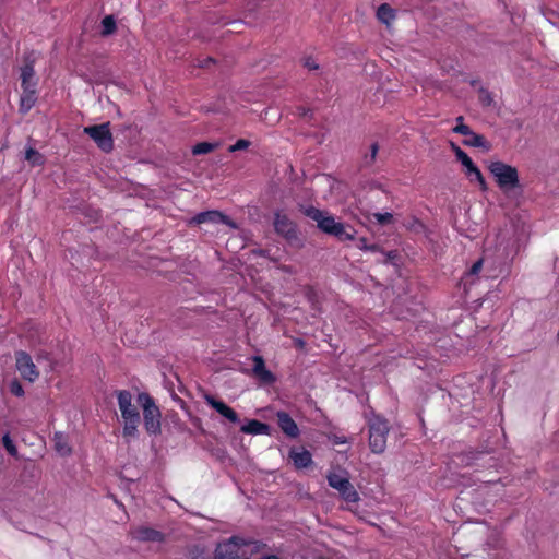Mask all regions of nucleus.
<instances>
[{
  "label": "nucleus",
  "mask_w": 559,
  "mask_h": 559,
  "mask_svg": "<svg viewBox=\"0 0 559 559\" xmlns=\"http://www.w3.org/2000/svg\"><path fill=\"white\" fill-rule=\"evenodd\" d=\"M11 392L17 396L23 395L24 391L22 385L19 382H13L11 385Z\"/></svg>",
  "instance_id": "nucleus-35"
},
{
  "label": "nucleus",
  "mask_w": 559,
  "mask_h": 559,
  "mask_svg": "<svg viewBox=\"0 0 559 559\" xmlns=\"http://www.w3.org/2000/svg\"><path fill=\"white\" fill-rule=\"evenodd\" d=\"M277 423L282 431L290 438L299 435V429L295 420L285 412L277 413Z\"/></svg>",
  "instance_id": "nucleus-14"
},
{
  "label": "nucleus",
  "mask_w": 559,
  "mask_h": 559,
  "mask_svg": "<svg viewBox=\"0 0 559 559\" xmlns=\"http://www.w3.org/2000/svg\"><path fill=\"white\" fill-rule=\"evenodd\" d=\"M15 366L24 380L35 382L39 378V370L27 353L21 350L15 354Z\"/></svg>",
  "instance_id": "nucleus-9"
},
{
  "label": "nucleus",
  "mask_w": 559,
  "mask_h": 559,
  "mask_svg": "<svg viewBox=\"0 0 559 559\" xmlns=\"http://www.w3.org/2000/svg\"><path fill=\"white\" fill-rule=\"evenodd\" d=\"M136 402L143 411V421L146 432L152 436L159 435L162 431V413L153 397L142 392L138 395Z\"/></svg>",
  "instance_id": "nucleus-5"
},
{
  "label": "nucleus",
  "mask_w": 559,
  "mask_h": 559,
  "mask_svg": "<svg viewBox=\"0 0 559 559\" xmlns=\"http://www.w3.org/2000/svg\"><path fill=\"white\" fill-rule=\"evenodd\" d=\"M389 430L388 421L384 418L377 415L369 419V447L373 453L384 452Z\"/></svg>",
  "instance_id": "nucleus-6"
},
{
  "label": "nucleus",
  "mask_w": 559,
  "mask_h": 559,
  "mask_svg": "<svg viewBox=\"0 0 559 559\" xmlns=\"http://www.w3.org/2000/svg\"><path fill=\"white\" fill-rule=\"evenodd\" d=\"M261 559H280V558L277 556H275V555H270V556H265V557H263Z\"/></svg>",
  "instance_id": "nucleus-40"
},
{
  "label": "nucleus",
  "mask_w": 559,
  "mask_h": 559,
  "mask_svg": "<svg viewBox=\"0 0 559 559\" xmlns=\"http://www.w3.org/2000/svg\"><path fill=\"white\" fill-rule=\"evenodd\" d=\"M215 144L209 142H201L193 146L192 153L194 155L207 154L215 148Z\"/></svg>",
  "instance_id": "nucleus-27"
},
{
  "label": "nucleus",
  "mask_w": 559,
  "mask_h": 559,
  "mask_svg": "<svg viewBox=\"0 0 559 559\" xmlns=\"http://www.w3.org/2000/svg\"><path fill=\"white\" fill-rule=\"evenodd\" d=\"M204 400L211 407H213L221 416L226 418L228 421L233 424L239 423L240 419L238 414L223 401H218L210 394H205Z\"/></svg>",
  "instance_id": "nucleus-13"
},
{
  "label": "nucleus",
  "mask_w": 559,
  "mask_h": 559,
  "mask_svg": "<svg viewBox=\"0 0 559 559\" xmlns=\"http://www.w3.org/2000/svg\"><path fill=\"white\" fill-rule=\"evenodd\" d=\"M241 431L248 435H269L270 427L266 424L252 419L241 427Z\"/></svg>",
  "instance_id": "nucleus-18"
},
{
  "label": "nucleus",
  "mask_w": 559,
  "mask_h": 559,
  "mask_svg": "<svg viewBox=\"0 0 559 559\" xmlns=\"http://www.w3.org/2000/svg\"><path fill=\"white\" fill-rule=\"evenodd\" d=\"M36 102V87L23 90L21 96L20 109L23 112H27Z\"/></svg>",
  "instance_id": "nucleus-20"
},
{
  "label": "nucleus",
  "mask_w": 559,
  "mask_h": 559,
  "mask_svg": "<svg viewBox=\"0 0 559 559\" xmlns=\"http://www.w3.org/2000/svg\"><path fill=\"white\" fill-rule=\"evenodd\" d=\"M116 31V22L111 15H107L102 21V34L111 35Z\"/></svg>",
  "instance_id": "nucleus-24"
},
{
  "label": "nucleus",
  "mask_w": 559,
  "mask_h": 559,
  "mask_svg": "<svg viewBox=\"0 0 559 559\" xmlns=\"http://www.w3.org/2000/svg\"><path fill=\"white\" fill-rule=\"evenodd\" d=\"M55 448L56 451L62 456H67L71 453V448L62 433L55 435Z\"/></svg>",
  "instance_id": "nucleus-23"
},
{
  "label": "nucleus",
  "mask_w": 559,
  "mask_h": 559,
  "mask_svg": "<svg viewBox=\"0 0 559 559\" xmlns=\"http://www.w3.org/2000/svg\"><path fill=\"white\" fill-rule=\"evenodd\" d=\"M253 373L264 382H273L274 376L265 367L264 360L260 356L253 357Z\"/></svg>",
  "instance_id": "nucleus-17"
},
{
  "label": "nucleus",
  "mask_w": 559,
  "mask_h": 559,
  "mask_svg": "<svg viewBox=\"0 0 559 559\" xmlns=\"http://www.w3.org/2000/svg\"><path fill=\"white\" fill-rule=\"evenodd\" d=\"M488 170L502 192L508 193L520 187L519 173L514 166L492 160L488 164Z\"/></svg>",
  "instance_id": "nucleus-4"
},
{
  "label": "nucleus",
  "mask_w": 559,
  "mask_h": 559,
  "mask_svg": "<svg viewBox=\"0 0 559 559\" xmlns=\"http://www.w3.org/2000/svg\"><path fill=\"white\" fill-rule=\"evenodd\" d=\"M304 213L311 219L316 221L318 227L325 234L333 235L340 240L354 239L353 229H348L342 223L336 222L334 216L330 215L329 213L312 206L306 207Z\"/></svg>",
  "instance_id": "nucleus-3"
},
{
  "label": "nucleus",
  "mask_w": 559,
  "mask_h": 559,
  "mask_svg": "<svg viewBox=\"0 0 559 559\" xmlns=\"http://www.w3.org/2000/svg\"><path fill=\"white\" fill-rule=\"evenodd\" d=\"M289 457L296 468H306L312 463L311 453L305 449H292Z\"/></svg>",
  "instance_id": "nucleus-15"
},
{
  "label": "nucleus",
  "mask_w": 559,
  "mask_h": 559,
  "mask_svg": "<svg viewBox=\"0 0 559 559\" xmlns=\"http://www.w3.org/2000/svg\"><path fill=\"white\" fill-rule=\"evenodd\" d=\"M275 231L287 240L297 239V229L295 223L283 213L277 212L274 218Z\"/></svg>",
  "instance_id": "nucleus-12"
},
{
  "label": "nucleus",
  "mask_w": 559,
  "mask_h": 559,
  "mask_svg": "<svg viewBox=\"0 0 559 559\" xmlns=\"http://www.w3.org/2000/svg\"><path fill=\"white\" fill-rule=\"evenodd\" d=\"M377 16L382 23L390 25L395 17V13L389 4L384 3L378 8Z\"/></svg>",
  "instance_id": "nucleus-22"
},
{
  "label": "nucleus",
  "mask_w": 559,
  "mask_h": 559,
  "mask_svg": "<svg viewBox=\"0 0 559 559\" xmlns=\"http://www.w3.org/2000/svg\"><path fill=\"white\" fill-rule=\"evenodd\" d=\"M304 66L309 70H317L319 69V64L316 62L312 58H306L304 61Z\"/></svg>",
  "instance_id": "nucleus-34"
},
{
  "label": "nucleus",
  "mask_w": 559,
  "mask_h": 559,
  "mask_svg": "<svg viewBox=\"0 0 559 559\" xmlns=\"http://www.w3.org/2000/svg\"><path fill=\"white\" fill-rule=\"evenodd\" d=\"M201 224H225L236 228V225L226 215L218 211L201 212L189 221V225L191 226Z\"/></svg>",
  "instance_id": "nucleus-11"
},
{
  "label": "nucleus",
  "mask_w": 559,
  "mask_h": 559,
  "mask_svg": "<svg viewBox=\"0 0 559 559\" xmlns=\"http://www.w3.org/2000/svg\"><path fill=\"white\" fill-rule=\"evenodd\" d=\"M20 76L23 90L36 87L37 81L35 78L33 64L31 62H25V64L21 68Z\"/></svg>",
  "instance_id": "nucleus-16"
},
{
  "label": "nucleus",
  "mask_w": 559,
  "mask_h": 559,
  "mask_svg": "<svg viewBox=\"0 0 559 559\" xmlns=\"http://www.w3.org/2000/svg\"><path fill=\"white\" fill-rule=\"evenodd\" d=\"M456 122L457 124L454 127L453 132L466 136V139L463 142L465 145L473 147H481L486 151L489 150V144L485 140V138L480 134L473 132L467 124L463 123L462 116L456 118Z\"/></svg>",
  "instance_id": "nucleus-10"
},
{
  "label": "nucleus",
  "mask_w": 559,
  "mask_h": 559,
  "mask_svg": "<svg viewBox=\"0 0 559 559\" xmlns=\"http://www.w3.org/2000/svg\"><path fill=\"white\" fill-rule=\"evenodd\" d=\"M377 153H378V145L372 144L371 152H370V160L368 163H372L376 159Z\"/></svg>",
  "instance_id": "nucleus-38"
},
{
  "label": "nucleus",
  "mask_w": 559,
  "mask_h": 559,
  "mask_svg": "<svg viewBox=\"0 0 559 559\" xmlns=\"http://www.w3.org/2000/svg\"><path fill=\"white\" fill-rule=\"evenodd\" d=\"M83 132L87 134L103 152L108 153L114 148V140L108 122L85 127Z\"/></svg>",
  "instance_id": "nucleus-8"
},
{
  "label": "nucleus",
  "mask_w": 559,
  "mask_h": 559,
  "mask_svg": "<svg viewBox=\"0 0 559 559\" xmlns=\"http://www.w3.org/2000/svg\"><path fill=\"white\" fill-rule=\"evenodd\" d=\"M117 400L123 420L122 435L126 438H135L138 436L141 417L136 405L133 403L132 394L126 390L118 391Z\"/></svg>",
  "instance_id": "nucleus-2"
},
{
  "label": "nucleus",
  "mask_w": 559,
  "mask_h": 559,
  "mask_svg": "<svg viewBox=\"0 0 559 559\" xmlns=\"http://www.w3.org/2000/svg\"><path fill=\"white\" fill-rule=\"evenodd\" d=\"M450 146H451V150L453 151V153L455 154V157H459V152H464L463 150H461L455 143L451 142L450 143Z\"/></svg>",
  "instance_id": "nucleus-39"
},
{
  "label": "nucleus",
  "mask_w": 559,
  "mask_h": 559,
  "mask_svg": "<svg viewBox=\"0 0 559 559\" xmlns=\"http://www.w3.org/2000/svg\"><path fill=\"white\" fill-rule=\"evenodd\" d=\"M373 216L382 225L391 223L393 218L391 213H376Z\"/></svg>",
  "instance_id": "nucleus-31"
},
{
  "label": "nucleus",
  "mask_w": 559,
  "mask_h": 559,
  "mask_svg": "<svg viewBox=\"0 0 559 559\" xmlns=\"http://www.w3.org/2000/svg\"><path fill=\"white\" fill-rule=\"evenodd\" d=\"M479 102L483 104V106H491L493 104V98L491 94L486 90L479 91Z\"/></svg>",
  "instance_id": "nucleus-28"
},
{
  "label": "nucleus",
  "mask_w": 559,
  "mask_h": 559,
  "mask_svg": "<svg viewBox=\"0 0 559 559\" xmlns=\"http://www.w3.org/2000/svg\"><path fill=\"white\" fill-rule=\"evenodd\" d=\"M37 362L44 365V371L52 372L55 370L56 362L49 357L48 354H40L37 356Z\"/></svg>",
  "instance_id": "nucleus-26"
},
{
  "label": "nucleus",
  "mask_w": 559,
  "mask_h": 559,
  "mask_svg": "<svg viewBox=\"0 0 559 559\" xmlns=\"http://www.w3.org/2000/svg\"><path fill=\"white\" fill-rule=\"evenodd\" d=\"M25 159L33 166L40 165L44 162L41 154L32 147L26 150Z\"/></svg>",
  "instance_id": "nucleus-25"
},
{
  "label": "nucleus",
  "mask_w": 559,
  "mask_h": 559,
  "mask_svg": "<svg viewBox=\"0 0 559 559\" xmlns=\"http://www.w3.org/2000/svg\"><path fill=\"white\" fill-rule=\"evenodd\" d=\"M3 445L11 455H16L17 450L9 435L3 436Z\"/></svg>",
  "instance_id": "nucleus-29"
},
{
  "label": "nucleus",
  "mask_w": 559,
  "mask_h": 559,
  "mask_svg": "<svg viewBox=\"0 0 559 559\" xmlns=\"http://www.w3.org/2000/svg\"><path fill=\"white\" fill-rule=\"evenodd\" d=\"M464 173L471 182H477L480 186L481 190L487 189V183H486L479 168L475 164L472 165L471 167H467L464 170Z\"/></svg>",
  "instance_id": "nucleus-21"
},
{
  "label": "nucleus",
  "mask_w": 559,
  "mask_h": 559,
  "mask_svg": "<svg viewBox=\"0 0 559 559\" xmlns=\"http://www.w3.org/2000/svg\"><path fill=\"white\" fill-rule=\"evenodd\" d=\"M329 485L338 491L346 502H357L359 495L355 487L350 484L345 472H331L326 476Z\"/></svg>",
  "instance_id": "nucleus-7"
},
{
  "label": "nucleus",
  "mask_w": 559,
  "mask_h": 559,
  "mask_svg": "<svg viewBox=\"0 0 559 559\" xmlns=\"http://www.w3.org/2000/svg\"><path fill=\"white\" fill-rule=\"evenodd\" d=\"M481 267H483V261H481V260H478V261H477V262H475V263L473 264V266L471 267L469 274H471V275H477V274L480 272Z\"/></svg>",
  "instance_id": "nucleus-36"
},
{
  "label": "nucleus",
  "mask_w": 559,
  "mask_h": 559,
  "mask_svg": "<svg viewBox=\"0 0 559 559\" xmlns=\"http://www.w3.org/2000/svg\"><path fill=\"white\" fill-rule=\"evenodd\" d=\"M459 157L457 160L461 162L462 166L464 167V169H466L467 167H471L472 165H474L473 160L471 159V157L465 153V152H459Z\"/></svg>",
  "instance_id": "nucleus-32"
},
{
  "label": "nucleus",
  "mask_w": 559,
  "mask_h": 559,
  "mask_svg": "<svg viewBox=\"0 0 559 559\" xmlns=\"http://www.w3.org/2000/svg\"><path fill=\"white\" fill-rule=\"evenodd\" d=\"M356 246H357V248H359L361 250H371V251H376L377 250V246H368L365 238H359L357 240V245Z\"/></svg>",
  "instance_id": "nucleus-33"
},
{
  "label": "nucleus",
  "mask_w": 559,
  "mask_h": 559,
  "mask_svg": "<svg viewBox=\"0 0 559 559\" xmlns=\"http://www.w3.org/2000/svg\"><path fill=\"white\" fill-rule=\"evenodd\" d=\"M330 440L332 441L333 444H344L347 442V440L344 437L338 436H332L330 437Z\"/></svg>",
  "instance_id": "nucleus-37"
},
{
  "label": "nucleus",
  "mask_w": 559,
  "mask_h": 559,
  "mask_svg": "<svg viewBox=\"0 0 559 559\" xmlns=\"http://www.w3.org/2000/svg\"><path fill=\"white\" fill-rule=\"evenodd\" d=\"M134 536L142 542H160L163 539V535L158 531L150 527L138 528L134 532Z\"/></svg>",
  "instance_id": "nucleus-19"
},
{
  "label": "nucleus",
  "mask_w": 559,
  "mask_h": 559,
  "mask_svg": "<svg viewBox=\"0 0 559 559\" xmlns=\"http://www.w3.org/2000/svg\"><path fill=\"white\" fill-rule=\"evenodd\" d=\"M249 146H250V142L248 140L240 139L234 145L229 146L228 151L233 153L236 151L246 150Z\"/></svg>",
  "instance_id": "nucleus-30"
},
{
  "label": "nucleus",
  "mask_w": 559,
  "mask_h": 559,
  "mask_svg": "<svg viewBox=\"0 0 559 559\" xmlns=\"http://www.w3.org/2000/svg\"><path fill=\"white\" fill-rule=\"evenodd\" d=\"M260 548V544L255 540L233 536L218 544L215 559H251Z\"/></svg>",
  "instance_id": "nucleus-1"
}]
</instances>
